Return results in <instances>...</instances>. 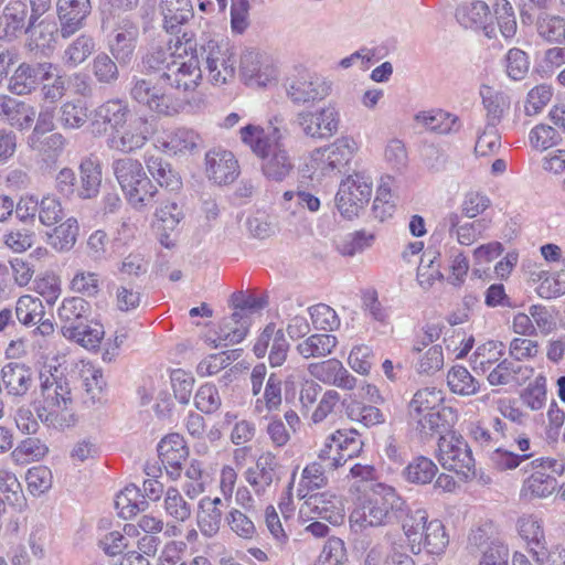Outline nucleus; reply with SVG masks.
<instances>
[{"mask_svg":"<svg viewBox=\"0 0 565 565\" xmlns=\"http://www.w3.org/2000/svg\"><path fill=\"white\" fill-rule=\"evenodd\" d=\"M331 90L330 84L320 76L301 77L289 86L287 94L296 104L324 99Z\"/></svg>","mask_w":565,"mask_h":565,"instance_id":"24","label":"nucleus"},{"mask_svg":"<svg viewBox=\"0 0 565 565\" xmlns=\"http://www.w3.org/2000/svg\"><path fill=\"white\" fill-rule=\"evenodd\" d=\"M49 452L47 446L39 438L28 437L10 454L15 463H28L42 459Z\"/></svg>","mask_w":565,"mask_h":565,"instance_id":"53","label":"nucleus"},{"mask_svg":"<svg viewBox=\"0 0 565 565\" xmlns=\"http://www.w3.org/2000/svg\"><path fill=\"white\" fill-rule=\"evenodd\" d=\"M35 109L7 95H0V118L19 129H26L35 118Z\"/></svg>","mask_w":565,"mask_h":565,"instance_id":"31","label":"nucleus"},{"mask_svg":"<svg viewBox=\"0 0 565 565\" xmlns=\"http://www.w3.org/2000/svg\"><path fill=\"white\" fill-rule=\"evenodd\" d=\"M81 377L85 390L84 404L88 407L103 403V392L106 382L103 372L92 364H85L81 369Z\"/></svg>","mask_w":565,"mask_h":565,"instance_id":"36","label":"nucleus"},{"mask_svg":"<svg viewBox=\"0 0 565 565\" xmlns=\"http://www.w3.org/2000/svg\"><path fill=\"white\" fill-rule=\"evenodd\" d=\"M34 384V373L30 366L10 362L2 367L3 392L14 398L24 397Z\"/></svg>","mask_w":565,"mask_h":565,"instance_id":"21","label":"nucleus"},{"mask_svg":"<svg viewBox=\"0 0 565 565\" xmlns=\"http://www.w3.org/2000/svg\"><path fill=\"white\" fill-rule=\"evenodd\" d=\"M280 470L276 456L267 451L258 457L254 467L246 470L245 478L256 494H265L280 481Z\"/></svg>","mask_w":565,"mask_h":565,"instance_id":"14","label":"nucleus"},{"mask_svg":"<svg viewBox=\"0 0 565 565\" xmlns=\"http://www.w3.org/2000/svg\"><path fill=\"white\" fill-rule=\"evenodd\" d=\"M281 404V381L275 374H270L267 379L264 395L257 398L255 403V412L259 415L265 412L277 411Z\"/></svg>","mask_w":565,"mask_h":565,"instance_id":"55","label":"nucleus"},{"mask_svg":"<svg viewBox=\"0 0 565 565\" xmlns=\"http://www.w3.org/2000/svg\"><path fill=\"white\" fill-rule=\"evenodd\" d=\"M164 510L168 515L178 522L186 521L192 513L191 505L184 500L180 491L173 487L168 488L166 492Z\"/></svg>","mask_w":565,"mask_h":565,"instance_id":"64","label":"nucleus"},{"mask_svg":"<svg viewBox=\"0 0 565 565\" xmlns=\"http://www.w3.org/2000/svg\"><path fill=\"white\" fill-rule=\"evenodd\" d=\"M330 471L329 468L318 459L305 467L301 473V480L299 483L298 495L306 498L307 494L302 493L306 490L320 489L328 482L326 473Z\"/></svg>","mask_w":565,"mask_h":565,"instance_id":"52","label":"nucleus"},{"mask_svg":"<svg viewBox=\"0 0 565 565\" xmlns=\"http://www.w3.org/2000/svg\"><path fill=\"white\" fill-rule=\"evenodd\" d=\"M483 106L487 110V125L497 127L509 108V98L501 92L483 85L480 88Z\"/></svg>","mask_w":565,"mask_h":565,"instance_id":"39","label":"nucleus"},{"mask_svg":"<svg viewBox=\"0 0 565 565\" xmlns=\"http://www.w3.org/2000/svg\"><path fill=\"white\" fill-rule=\"evenodd\" d=\"M242 141L250 148L254 154L259 157L273 143V131L265 135L259 126L247 125L239 130Z\"/></svg>","mask_w":565,"mask_h":565,"instance_id":"58","label":"nucleus"},{"mask_svg":"<svg viewBox=\"0 0 565 565\" xmlns=\"http://www.w3.org/2000/svg\"><path fill=\"white\" fill-rule=\"evenodd\" d=\"M241 75L249 86L263 87L275 78V70L269 63H264L258 53L245 51L241 56Z\"/></svg>","mask_w":565,"mask_h":565,"instance_id":"25","label":"nucleus"},{"mask_svg":"<svg viewBox=\"0 0 565 565\" xmlns=\"http://www.w3.org/2000/svg\"><path fill=\"white\" fill-rule=\"evenodd\" d=\"M533 369L521 365L518 362L504 359L488 375L490 385L522 384L529 379Z\"/></svg>","mask_w":565,"mask_h":565,"instance_id":"34","label":"nucleus"},{"mask_svg":"<svg viewBox=\"0 0 565 565\" xmlns=\"http://www.w3.org/2000/svg\"><path fill=\"white\" fill-rule=\"evenodd\" d=\"M78 232L77 220L68 217L47 234V244L57 252H68L74 247Z\"/></svg>","mask_w":565,"mask_h":565,"instance_id":"40","label":"nucleus"},{"mask_svg":"<svg viewBox=\"0 0 565 565\" xmlns=\"http://www.w3.org/2000/svg\"><path fill=\"white\" fill-rule=\"evenodd\" d=\"M339 122V113L331 104L317 110L299 111L294 120L306 137L319 140L329 139L335 135Z\"/></svg>","mask_w":565,"mask_h":565,"instance_id":"8","label":"nucleus"},{"mask_svg":"<svg viewBox=\"0 0 565 565\" xmlns=\"http://www.w3.org/2000/svg\"><path fill=\"white\" fill-rule=\"evenodd\" d=\"M163 75L143 73L134 76L130 82L129 95L140 106L158 116L173 117L183 109L186 98L169 92V81Z\"/></svg>","mask_w":565,"mask_h":565,"instance_id":"2","label":"nucleus"},{"mask_svg":"<svg viewBox=\"0 0 565 565\" xmlns=\"http://www.w3.org/2000/svg\"><path fill=\"white\" fill-rule=\"evenodd\" d=\"M415 120L428 130L438 134H450L457 128V118L443 110L422 111L415 116Z\"/></svg>","mask_w":565,"mask_h":565,"instance_id":"46","label":"nucleus"},{"mask_svg":"<svg viewBox=\"0 0 565 565\" xmlns=\"http://www.w3.org/2000/svg\"><path fill=\"white\" fill-rule=\"evenodd\" d=\"M375 235L366 231H356L340 239L337 243V249L343 256H354L371 247Z\"/></svg>","mask_w":565,"mask_h":565,"instance_id":"56","label":"nucleus"},{"mask_svg":"<svg viewBox=\"0 0 565 565\" xmlns=\"http://www.w3.org/2000/svg\"><path fill=\"white\" fill-rule=\"evenodd\" d=\"M490 15V7L481 0L463 3L456 10L458 22L465 28H481L488 39H497L494 23H487Z\"/></svg>","mask_w":565,"mask_h":565,"instance_id":"23","label":"nucleus"},{"mask_svg":"<svg viewBox=\"0 0 565 565\" xmlns=\"http://www.w3.org/2000/svg\"><path fill=\"white\" fill-rule=\"evenodd\" d=\"M202 138L192 129L178 128L167 136L164 146L174 153H185L196 150Z\"/></svg>","mask_w":565,"mask_h":565,"instance_id":"48","label":"nucleus"},{"mask_svg":"<svg viewBox=\"0 0 565 565\" xmlns=\"http://www.w3.org/2000/svg\"><path fill=\"white\" fill-rule=\"evenodd\" d=\"M437 459L444 469L461 475L463 479L475 476V459L462 436L449 433L438 440Z\"/></svg>","mask_w":565,"mask_h":565,"instance_id":"7","label":"nucleus"},{"mask_svg":"<svg viewBox=\"0 0 565 565\" xmlns=\"http://www.w3.org/2000/svg\"><path fill=\"white\" fill-rule=\"evenodd\" d=\"M38 85V77L33 66L21 64L13 73L9 82V89L17 95L31 93Z\"/></svg>","mask_w":565,"mask_h":565,"instance_id":"61","label":"nucleus"},{"mask_svg":"<svg viewBox=\"0 0 565 565\" xmlns=\"http://www.w3.org/2000/svg\"><path fill=\"white\" fill-rule=\"evenodd\" d=\"M102 167L93 157H86L79 164V184L76 194L79 199L89 200L98 195L102 185Z\"/></svg>","mask_w":565,"mask_h":565,"instance_id":"29","label":"nucleus"},{"mask_svg":"<svg viewBox=\"0 0 565 565\" xmlns=\"http://www.w3.org/2000/svg\"><path fill=\"white\" fill-rule=\"evenodd\" d=\"M202 58L205 61V67L212 84L223 85L234 77L235 74V53L227 44H217L210 41L202 47Z\"/></svg>","mask_w":565,"mask_h":565,"instance_id":"12","label":"nucleus"},{"mask_svg":"<svg viewBox=\"0 0 565 565\" xmlns=\"http://www.w3.org/2000/svg\"><path fill=\"white\" fill-rule=\"evenodd\" d=\"M159 8L163 17V26L171 34L177 33L179 28L194 15L191 0H160Z\"/></svg>","mask_w":565,"mask_h":565,"instance_id":"30","label":"nucleus"},{"mask_svg":"<svg viewBox=\"0 0 565 565\" xmlns=\"http://www.w3.org/2000/svg\"><path fill=\"white\" fill-rule=\"evenodd\" d=\"M497 34L504 40H512L518 32V22L514 9L508 0H495L493 3Z\"/></svg>","mask_w":565,"mask_h":565,"instance_id":"41","label":"nucleus"},{"mask_svg":"<svg viewBox=\"0 0 565 565\" xmlns=\"http://www.w3.org/2000/svg\"><path fill=\"white\" fill-rule=\"evenodd\" d=\"M149 173L160 184L170 191L181 188L182 181L177 171H174L169 162L160 156H149L146 159Z\"/></svg>","mask_w":565,"mask_h":565,"instance_id":"37","label":"nucleus"},{"mask_svg":"<svg viewBox=\"0 0 565 565\" xmlns=\"http://www.w3.org/2000/svg\"><path fill=\"white\" fill-rule=\"evenodd\" d=\"M115 505L124 519H130L137 513L145 511L148 508V502L140 494L139 489L130 484L117 494Z\"/></svg>","mask_w":565,"mask_h":565,"instance_id":"42","label":"nucleus"},{"mask_svg":"<svg viewBox=\"0 0 565 565\" xmlns=\"http://www.w3.org/2000/svg\"><path fill=\"white\" fill-rule=\"evenodd\" d=\"M44 306L40 298L31 295H24L18 299L15 305V317L23 326H36L42 318H44Z\"/></svg>","mask_w":565,"mask_h":565,"instance_id":"45","label":"nucleus"},{"mask_svg":"<svg viewBox=\"0 0 565 565\" xmlns=\"http://www.w3.org/2000/svg\"><path fill=\"white\" fill-rule=\"evenodd\" d=\"M188 49H192L190 42L182 43L179 38L172 39L164 46L153 47L142 58V64L147 73L151 75H163V79L169 81V74L172 70V63L177 62L182 54H186Z\"/></svg>","mask_w":565,"mask_h":565,"instance_id":"13","label":"nucleus"},{"mask_svg":"<svg viewBox=\"0 0 565 565\" xmlns=\"http://www.w3.org/2000/svg\"><path fill=\"white\" fill-rule=\"evenodd\" d=\"M546 377L544 375H539L522 392L521 401L531 411H540L546 404Z\"/></svg>","mask_w":565,"mask_h":565,"instance_id":"62","label":"nucleus"},{"mask_svg":"<svg viewBox=\"0 0 565 565\" xmlns=\"http://www.w3.org/2000/svg\"><path fill=\"white\" fill-rule=\"evenodd\" d=\"M443 402V392L435 387H424L414 394L408 403V416L418 433L430 436L445 426Z\"/></svg>","mask_w":565,"mask_h":565,"instance_id":"5","label":"nucleus"},{"mask_svg":"<svg viewBox=\"0 0 565 565\" xmlns=\"http://www.w3.org/2000/svg\"><path fill=\"white\" fill-rule=\"evenodd\" d=\"M449 544V537L444 524L439 520H431L423 532L422 545L430 554L439 555Z\"/></svg>","mask_w":565,"mask_h":565,"instance_id":"51","label":"nucleus"},{"mask_svg":"<svg viewBox=\"0 0 565 565\" xmlns=\"http://www.w3.org/2000/svg\"><path fill=\"white\" fill-rule=\"evenodd\" d=\"M302 515L320 518L332 524L344 520L343 499L330 491L309 495L300 509Z\"/></svg>","mask_w":565,"mask_h":565,"instance_id":"15","label":"nucleus"},{"mask_svg":"<svg viewBox=\"0 0 565 565\" xmlns=\"http://www.w3.org/2000/svg\"><path fill=\"white\" fill-rule=\"evenodd\" d=\"M88 119L87 109L81 103H64L58 111L57 120L65 129H78Z\"/></svg>","mask_w":565,"mask_h":565,"instance_id":"63","label":"nucleus"},{"mask_svg":"<svg viewBox=\"0 0 565 565\" xmlns=\"http://www.w3.org/2000/svg\"><path fill=\"white\" fill-rule=\"evenodd\" d=\"M42 406L36 415L42 423L55 429H63L74 425L72 413L73 397L66 379L50 374L41 377Z\"/></svg>","mask_w":565,"mask_h":565,"instance_id":"3","label":"nucleus"},{"mask_svg":"<svg viewBox=\"0 0 565 565\" xmlns=\"http://www.w3.org/2000/svg\"><path fill=\"white\" fill-rule=\"evenodd\" d=\"M224 507L225 504L221 498L211 499L205 497L200 500L196 521L204 536L212 537L218 532L223 520Z\"/></svg>","mask_w":565,"mask_h":565,"instance_id":"27","label":"nucleus"},{"mask_svg":"<svg viewBox=\"0 0 565 565\" xmlns=\"http://www.w3.org/2000/svg\"><path fill=\"white\" fill-rule=\"evenodd\" d=\"M28 145L33 151H36L43 160L54 161L63 152L66 139L60 132L41 136L30 135Z\"/></svg>","mask_w":565,"mask_h":565,"instance_id":"38","label":"nucleus"},{"mask_svg":"<svg viewBox=\"0 0 565 565\" xmlns=\"http://www.w3.org/2000/svg\"><path fill=\"white\" fill-rule=\"evenodd\" d=\"M343 405L347 407V414L352 420L362 423L364 426H375L384 422L382 412L371 405H362L358 402H350L347 404V399L343 401Z\"/></svg>","mask_w":565,"mask_h":565,"instance_id":"59","label":"nucleus"},{"mask_svg":"<svg viewBox=\"0 0 565 565\" xmlns=\"http://www.w3.org/2000/svg\"><path fill=\"white\" fill-rule=\"evenodd\" d=\"M118 62L107 53H98L92 62V73L103 85H114L119 78Z\"/></svg>","mask_w":565,"mask_h":565,"instance_id":"54","label":"nucleus"},{"mask_svg":"<svg viewBox=\"0 0 565 565\" xmlns=\"http://www.w3.org/2000/svg\"><path fill=\"white\" fill-rule=\"evenodd\" d=\"M530 466L533 472L524 481V489L539 498H546L554 493L558 487L555 476L564 472V460L539 458L531 461Z\"/></svg>","mask_w":565,"mask_h":565,"instance_id":"10","label":"nucleus"},{"mask_svg":"<svg viewBox=\"0 0 565 565\" xmlns=\"http://www.w3.org/2000/svg\"><path fill=\"white\" fill-rule=\"evenodd\" d=\"M427 512L422 508H409L404 503V511L397 513L394 519H397L402 525L405 536L412 544V550L417 546L418 552L422 547L423 532L427 526Z\"/></svg>","mask_w":565,"mask_h":565,"instance_id":"28","label":"nucleus"},{"mask_svg":"<svg viewBox=\"0 0 565 565\" xmlns=\"http://www.w3.org/2000/svg\"><path fill=\"white\" fill-rule=\"evenodd\" d=\"M96 116L103 120L104 124L110 126L111 131L124 128L130 118H135L136 115L131 113V109L127 102L122 99H109L102 104L96 109Z\"/></svg>","mask_w":565,"mask_h":565,"instance_id":"35","label":"nucleus"},{"mask_svg":"<svg viewBox=\"0 0 565 565\" xmlns=\"http://www.w3.org/2000/svg\"><path fill=\"white\" fill-rule=\"evenodd\" d=\"M113 172L127 201L136 210H143L157 202V186L147 175L142 163L125 157L113 162Z\"/></svg>","mask_w":565,"mask_h":565,"instance_id":"4","label":"nucleus"},{"mask_svg":"<svg viewBox=\"0 0 565 565\" xmlns=\"http://www.w3.org/2000/svg\"><path fill=\"white\" fill-rule=\"evenodd\" d=\"M437 471L438 468L431 459L419 456L408 463L404 470V476L408 482L428 484L431 482Z\"/></svg>","mask_w":565,"mask_h":565,"instance_id":"50","label":"nucleus"},{"mask_svg":"<svg viewBox=\"0 0 565 565\" xmlns=\"http://www.w3.org/2000/svg\"><path fill=\"white\" fill-rule=\"evenodd\" d=\"M444 226L448 227L449 234L456 236L460 245H472L477 242L486 230L484 220H477L461 224V217L458 213H449L444 218Z\"/></svg>","mask_w":565,"mask_h":565,"instance_id":"32","label":"nucleus"},{"mask_svg":"<svg viewBox=\"0 0 565 565\" xmlns=\"http://www.w3.org/2000/svg\"><path fill=\"white\" fill-rule=\"evenodd\" d=\"M333 443L340 445V457L333 460V465H345L349 460L359 456L363 448V441L358 436L355 430H337L331 435Z\"/></svg>","mask_w":565,"mask_h":565,"instance_id":"44","label":"nucleus"},{"mask_svg":"<svg viewBox=\"0 0 565 565\" xmlns=\"http://www.w3.org/2000/svg\"><path fill=\"white\" fill-rule=\"evenodd\" d=\"M105 330L103 324L95 321H88V319L81 324L76 330L74 337H65L67 340L75 341L85 349H95L99 345L104 338Z\"/></svg>","mask_w":565,"mask_h":565,"instance_id":"57","label":"nucleus"},{"mask_svg":"<svg viewBox=\"0 0 565 565\" xmlns=\"http://www.w3.org/2000/svg\"><path fill=\"white\" fill-rule=\"evenodd\" d=\"M140 29L136 21L122 18L108 35V49L119 65H128L135 57Z\"/></svg>","mask_w":565,"mask_h":565,"instance_id":"11","label":"nucleus"},{"mask_svg":"<svg viewBox=\"0 0 565 565\" xmlns=\"http://www.w3.org/2000/svg\"><path fill=\"white\" fill-rule=\"evenodd\" d=\"M338 344L337 337L329 333H315L296 345V351L303 359H324Z\"/></svg>","mask_w":565,"mask_h":565,"instance_id":"33","label":"nucleus"},{"mask_svg":"<svg viewBox=\"0 0 565 565\" xmlns=\"http://www.w3.org/2000/svg\"><path fill=\"white\" fill-rule=\"evenodd\" d=\"M404 511V500L385 483H371L363 501L351 512L350 523L361 529L384 526Z\"/></svg>","mask_w":565,"mask_h":565,"instance_id":"1","label":"nucleus"},{"mask_svg":"<svg viewBox=\"0 0 565 565\" xmlns=\"http://www.w3.org/2000/svg\"><path fill=\"white\" fill-rule=\"evenodd\" d=\"M202 78V70L198 56L189 57L180 55L179 60L172 63L169 74V92L181 96L182 93L194 90Z\"/></svg>","mask_w":565,"mask_h":565,"instance_id":"18","label":"nucleus"},{"mask_svg":"<svg viewBox=\"0 0 565 565\" xmlns=\"http://www.w3.org/2000/svg\"><path fill=\"white\" fill-rule=\"evenodd\" d=\"M284 138L285 132L281 131L280 127L275 126L273 128V143L265 150V153L258 157L262 160L260 171L269 181H284L295 168L292 158L281 142Z\"/></svg>","mask_w":565,"mask_h":565,"instance_id":"9","label":"nucleus"},{"mask_svg":"<svg viewBox=\"0 0 565 565\" xmlns=\"http://www.w3.org/2000/svg\"><path fill=\"white\" fill-rule=\"evenodd\" d=\"M92 6L89 0H56V14L58 20L57 32L63 39H68L82 30Z\"/></svg>","mask_w":565,"mask_h":565,"instance_id":"16","label":"nucleus"},{"mask_svg":"<svg viewBox=\"0 0 565 565\" xmlns=\"http://www.w3.org/2000/svg\"><path fill=\"white\" fill-rule=\"evenodd\" d=\"M96 50L92 35L81 34L65 49L63 62L68 67H76L84 63Z\"/></svg>","mask_w":565,"mask_h":565,"instance_id":"43","label":"nucleus"},{"mask_svg":"<svg viewBox=\"0 0 565 565\" xmlns=\"http://www.w3.org/2000/svg\"><path fill=\"white\" fill-rule=\"evenodd\" d=\"M28 6L23 0H10L0 15V39L13 40L28 30Z\"/></svg>","mask_w":565,"mask_h":565,"instance_id":"22","label":"nucleus"},{"mask_svg":"<svg viewBox=\"0 0 565 565\" xmlns=\"http://www.w3.org/2000/svg\"><path fill=\"white\" fill-rule=\"evenodd\" d=\"M450 391L462 396L475 395L479 390V382L463 366H454L447 375Z\"/></svg>","mask_w":565,"mask_h":565,"instance_id":"49","label":"nucleus"},{"mask_svg":"<svg viewBox=\"0 0 565 565\" xmlns=\"http://www.w3.org/2000/svg\"><path fill=\"white\" fill-rule=\"evenodd\" d=\"M373 190L372 178L365 172H354L341 183L335 196L339 212L347 218L358 216L369 203Z\"/></svg>","mask_w":565,"mask_h":565,"instance_id":"6","label":"nucleus"},{"mask_svg":"<svg viewBox=\"0 0 565 565\" xmlns=\"http://www.w3.org/2000/svg\"><path fill=\"white\" fill-rule=\"evenodd\" d=\"M327 149L330 153L329 158L334 163L333 167L340 171L353 159L358 145L352 138L342 137L328 146Z\"/></svg>","mask_w":565,"mask_h":565,"instance_id":"60","label":"nucleus"},{"mask_svg":"<svg viewBox=\"0 0 565 565\" xmlns=\"http://www.w3.org/2000/svg\"><path fill=\"white\" fill-rule=\"evenodd\" d=\"M148 121L143 117L136 116L124 125V128L111 131L108 138L110 149L129 153L140 149L148 139Z\"/></svg>","mask_w":565,"mask_h":565,"instance_id":"17","label":"nucleus"},{"mask_svg":"<svg viewBox=\"0 0 565 565\" xmlns=\"http://www.w3.org/2000/svg\"><path fill=\"white\" fill-rule=\"evenodd\" d=\"M308 372L318 381L341 390L351 391L356 386V379L337 359L310 363Z\"/></svg>","mask_w":565,"mask_h":565,"instance_id":"20","label":"nucleus"},{"mask_svg":"<svg viewBox=\"0 0 565 565\" xmlns=\"http://www.w3.org/2000/svg\"><path fill=\"white\" fill-rule=\"evenodd\" d=\"M89 311V303L85 299L81 297L65 299L58 309L63 337H74L78 324L88 319Z\"/></svg>","mask_w":565,"mask_h":565,"instance_id":"26","label":"nucleus"},{"mask_svg":"<svg viewBox=\"0 0 565 565\" xmlns=\"http://www.w3.org/2000/svg\"><path fill=\"white\" fill-rule=\"evenodd\" d=\"M205 172L218 185L233 183L239 174L235 156L225 149H212L205 154Z\"/></svg>","mask_w":565,"mask_h":565,"instance_id":"19","label":"nucleus"},{"mask_svg":"<svg viewBox=\"0 0 565 565\" xmlns=\"http://www.w3.org/2000/svg\"><path fill=\"white\" fill-rule=\"evenodd\" d=\"M537 34L550 43H562L565 39V19L559 15L542 13L536 19Z\"/></svg>","mask_w":565,"mask_h":565,"instance_id":"47","label":"nucleus"}]
</instances>
